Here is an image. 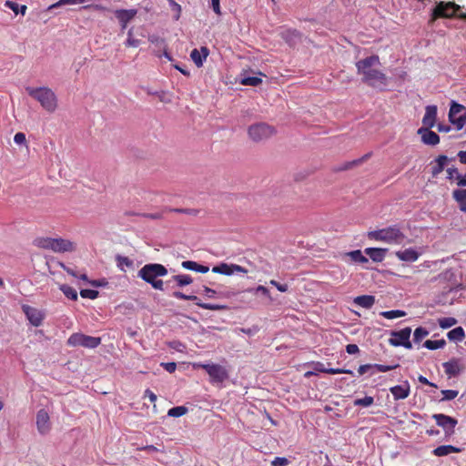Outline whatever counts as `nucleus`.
<instances>
[{"mask_svg":"<svg viewBox=\"0 0 466 466\" xmlns=\"http://www.w3.org/2000/svg\"><path fill=\"white\" fill-rule=\"evenodd\" d=\"M269 284H271L273 287H275L277 289L280 291H287L289 289L287 284H281L276 280H270Z\"/></svg>","mask_w":466,"mask_h":466,"instance_id":"obj_57","label":"nucleus"},{"mask_svg":"<svg viewBox=\"0 0 466 466\" xmlns=\"http://www.w3.org/2000/svg\"><path fill=\"white\" fill-rule=\"evenodd\" d=\"M210 5L217 15L221 14L220 0H210Z\"/></svg>","mask_w":466,"mask_h":466,"instance_id":"obj_56","label":"nucleus"},{"mask_svg":"<svg viewBox=\"0 0 466 466\" xmlns=\"http://www.w3.org/2000/svg\"><path fill=\"white\" fill-rule=\"evenodd\" d=\"M36 427L40 434L45 435L50 431V419L48 412L41 409L36 413Z\"/></svg>","mask_w":466,"mask_h":466,"instance_id":"obj_13","label":"nucleus"},{"mask_svg":"<svg viewBox=\"0 0 466 466\" xmlns=\"http://www.w3.org/2000/svg\"><path fill=\"white\" fill-rule=\"evenodd\" d=\"M390 390L395 400H404L407 399L410 393V386L408 381H405L391 387Z\"/></svg>","mask_w":466,"mask_h":466,"instance_id":"obj_15","label":"nucleus"},{"mask_svg":"<svg viewBox=\"0 0 466 466\" xmlns=\"http://www.w3.org/2000/svg\"><path fill=\"white\" fill-rule=\"evenodd\" d=\"M80 296L83 299H96L99 296V292L96 289H82L80 290Z\"/></svg>","mask_w":466,"mask_h":466,"instance_id":"obj_44","label":"nucleus"},{"mask_svg":"<svg viewBox=\"0 0 466 466\" xmlns=\"http://www.w3.org/2000/svg\"><path fill=\"white\" fill-rule=\"evenodd\" d=\"M461 449L452 446V444H445L444 446H439L433 449V455L436 456H446L451 453H460Z\"/></svg>","mask_w":466,"mask_h":466,"instance_id":"obj_22","label":"nucleus"},{"mask_svg":"<svg viewBox=\"0 0 466 466\" xmlns=\"http://www.w3.org/2000/svg\"><path fill=\"white\" fill-rule=\"evenodd\" d=\"M343 257H349L351 261L358 263H366L369 261L368 258L362 254L360 249L348 251L347 253L343 254Z\"/></svg>","mask_w":466,"mask_h":466,"instance_id":"obj_24","label":"nucleus"},{"mask_svg":"<svg viewBox=\"0 0 466 466\" xmlns=\"http://www.w3.org/2000/svg\"><path fill=\"white\" fill-rule=\"evenodd\" d=\"M461 6L456 5L455 2H443L441 1L437 4L431 14V20L438 18H451L455 17L458 11H461Z\"/></svg>","mask_w":466,"mask_h":466,"instance_id":"obj_7","label":"nucleus"},{"mask_svg":"<svg viewBox=\"0 0 466 466\" xmlns=\"http://www.w3.org/2000/svg\"><path fill=\"white\" fill-rule=\"evenodd\" d=\"M319 370L329 374L353 373L351 370H344V368H321Z\"/></svg>","mask_w":466,"mask_h":466,"instance_id":"obj_45","label":"nucleus"},{"mask_svg":"<svg viewBox=\"0 0 466 466\" xmlns=\"http://www.w3.org/2000/svg\"><path fill=\"white\" fill-rule=\"evenodd\" d=\"M374 404V398L373 397H364L362 399H355L354 400V405L355 406H364L368 407Z\"/></svg>","mask_w":466,"mask_h":466,"instance_id":"obj_48","label":"nucleus"},{"mask_svg":"<svg viewBox=\"0 0 466 466\" xmlns=\"http://www.w3.org/2000/svg\"><path fill=\"white\" fill-rule=\"evenodd\" d=\"M446 345V340L441 339H427L424 342V347L429 350H439L443 349Z\"/></svg>","mask_w":466,"mask_h":466,"instance_id":"obj_35","label":"nucleus"},{"mask_svg":"<svg viewBox=\"0 0 466 466\" xmlns=\"http://www.w3.org/2000/svg\"><path fill=\"white\" fill-rule=\"evenodd\" d=\"M206 372L208 374L210 383L218 388H221L229 377L227 367L218 364H207Z\"/></svg>","mask_w":466,"mask_h":466,"instance_id":"obj_6","label":"nucleus"},{"mask_svg":"<svg viewBox=\"0 0 466 466\" xmlns=\"http://www.w3.org/2000/svg\"><path fill=\"white\" fill-rule=\"evenodd\" d=\"M427 335H429V331L427 329L423 327L416 328L413 333L415 343H420V341L425 339Z\"/></svg>","mask_w":466,"mask_h":466,"instance_id":"obj_39","label":"nucleus"},{"mask_svg":"<svg viewBox=\"0 0 466 466\" xmlns=\"http://www.w3.org/2000/svg\"><path fill=\"white\" fill-rule=\"evenodd\" d=\"M187 412V408L185 406H175L168 410L167 416L179 418Z\"/></svg>","mask_w":466,"mask_h":466,"instance_id":"obj_37","label":"nucleus"},{"mask_svg":"<svg viewBox=\"0 0 466 466\" xmlns=\"http://www.w3.org/2000/svg\"><path fill=\"white\" fill-rule=\"evenodd\" d=\"M89 284L94 288H102L107 286L108 281L106 280V279L102 278L97 279H92L91 281H89Z\"/></svg>","mask_w":466,"mask_h":466,"instance_id":"obj_52","label":"nucleus"},{"mask_svg":"<svg viewBox=\"0 0 466 466\" xmlns=\"http://www.w3.org/2000/svg\"><path fill=\"white\" fill-rule=\"evenodd\" d=\"M133 29L134 28L131 27L127 31V40L125 42L126 46L137 47V46H139V45L141 43V40L134 38V36H133Z\"/></svg>","mask_w":466,"mask_h":466,"instance_id":"obj_43","label":"nucleus"},{"mask_svg":"<svg viewBox=\"0 0 466 466\" xmlns=\"http://www.w3.org/2000/svg\"><path fill=\"white\" fill-rule=\"evenodd\" d=\"M465 335V331L461 327L451 329L447 334L449 339L453 341H461Z\"/></svg>","mask_w":466,"mask_h":466,"instance_id":"obj_28","label":"nucleus"},{"mask_svg":"<svg viewBox=\"0 0 466 466\" xmlns=\"http://www.w3.org/2000/svg\"><path fill=\"white\" fill-rule=\"evenodd\" d=\"M441 394V400H451L457 398L459 391L458 390H442Z\"/></svg>","mask_w":466,"mask_h":466,"instance_id":"obj_47","label":"nucleus"},{"mask_svg":"<svg viewBox=\"0 0 466 466\" xmlns=\"http://www.w3.org/2000/svg\"><path fill=\"white\" fill-rule=\"evenodd\" d=\"M375 298L373 295H360L354 299V303L365 309H370L374 306Z\"/></svg>","mask_w":466,"mask_h":466,"instance_id":"obj_21","label":"nucleus"},{"mask_svg":"<svg viewBox=\"0 0 466 466\" xmlns=\"http://www.w3.org/2000/svg\"><path fill=\"white\" fill-rule=\"evenodd\" d=\"M5 5L11 9L15 15L21 14L24 15L27 9L26 5H18L17 3L11 0L5 1Z\"/></svg>","mask_w":466,"mask_h":466,"instance_id":"obj_32","label":"nucleus"},{"mask_svg":"<svg viewBox=\"0 0 466 466\" xmlns=\"http://www.w3.org/2000/svg\"><path fill=\"white\" fill-rule=\"evenodd\" d=\"M190 57L198 67H201L203 66L204 56L200 54V51L198 48H194L191 51Z\"/></svg>","mask_w":466,"mask_h":466,"instance_id":"obj_42","label":"nucleus"},{"mask_svg":"<svg viewBox=\"0 0 466 466\" xmlns=\"http://www.w3.org/2000/svg\"><path fill=\"white\" fill-rule=\"evenodd\" d=\"M172 279L176 281L177 285L180 288L187 286L193 282L192 277L187 274L174 275Z\"/></svg>","mask_w":466,"mask_h":466,"instance_id":"obj_31","label":"nucleus"},{"mask_svg":"<svg viewBox=\"0 0 466 466\" xmlns=\"http://www.w3.org/2000/svg\"><path fill=\"white\" fill-rule=\"evenodd\" d=\"M14 141L17 145H24L26 142L25 135L23 132H17L14 137Z\"/></svg>","mask_w":466,"mask_h":466,"instance_id":"obj_54","label":"nucleus"},{"mask_svg":"<svg viewBox=\"0 0 466 466\" xmlns=\"http://www.w3.org/2000/svg\"><path fill=\"white\" fill-rule=\"evenodd\" d=\"M59 289L63 292V294L68 299L73 301L77 300L78 295L76 289L73 287L67 285V284H62L59 286Z\"/></svg>","mask_w":466,"mask_h":466,"instance_id":"obj_26","label":"nucleus"},{"mask_svg":"<svg viewBox=\"0 0 466 466\" xmlns=\"http://www.w3.org/2000/svg\"><path fill=\"white\" fill-rule=\"evenodd\" d=\"M262 83V79L258 76L243 77L240 80V84L245 86H258Z\"/></svg>","mask_w":466,"mask_h":466,"instance_id":"obj_46","label":"nucleus"},{"mask_svg":"<svg viewBox=\"0 0 466 466\" xmlns=\"http://www.w3.org/2000/svg\"><path fill=\"white\" fill-rule=\"evenodd\" d=\"M181 266L183 268L187 270L204 273V265L197 263L192 260H185L182 262Z\"/></svg>","mask_w":466,"mask_h":466,"instance_id":"obj_33","label":"nucleus"},{"mask_svg":"<svg viewBox=\"0 0 466 466\" xmlns=\"http://www.w3.org/2000/svg\"><path fill=\"white\" fill-rule=\"evenodd\" d=\"M457 185L461 187L466 186V173L463 175L457 174Z\"/></svg>","mask_w":466,"mask_h":466,"instance_id":"obj_61","label":"nucleus"},{"mask_svg":"<svg viewBox=\"0 0 466 466\" xmlns=\"http://www.w3.org/2000/svg\"><path fill=\"white\" fill-rule=\"evenodd\" d=\"M452 197L458 203L461 211L466 212V188L453 190Z\"/></svg>","mask_w":466,"mask_h":466,"instance_id":"obj_23","label":"nucleus"},{"mask_svg":"<svg viewBox=\"0 0 466 466\" xmlns=\"http://www.w3.org/2000/svg\"><path fill=\"white\" fill-rule=\"evenodd\" d=\"M431 127H420L418 134L420 135L421 140L425 145L435 146L440 142L439 135L431 131Z\"/></svg>","mask_w":466,"mask_h":466,"instance_id":"obj_14","label":"nucleus"},{"mask_svg":"<svg viewBox=\"0 0 466 466\" xmlns=\"http://www.w3.org/2000/svg\"><path fill=\"white\" fill-rule=\"evenodd\" d=\"M463 110H465L464 106L458 104V102L452 101L449 111V118L452 119V117H455L457 114L461 113Z\"/></svg>","mask_w":466,"mask_h":466,"instance_id":"obj_41","label":"nucleus"},{"mask_svg":"<svg viewBox=\"0 0 466 466\" xmlns=\"http://www.w3.org/2000/svg\"><path fill=\"white\" fill-rule=\"evenodd\" d=\"M137 9H116L114 11L115 17L118 20L121 31H124L127 25L136 17Z\"/></svg>","mask_w":466,"mask_h":466,"instance_id":"obj_11","label":"nucleus"},{"mask_svg":"<svg viewBox=\"0 0 466 466\" xmlns=\"http://www.w3.org/2000/svg\"><path fill=\"white\" fill-rule=\"evenodd\" d=\"M432 417L435 420L437 425L442 427L445 432L449 434L454 432V429L458 423V420L453 419V417L445 414H433Z\"/></svg>","mask_w":466,"mask_h":466,"instance_id":"obj_12","label":"nucleus"},{"mask_svg":"<svg viewBox=\"0 0 466 466\" xmlns=\"http://www.w3.org/2000/svg\"><path fill=\"white\" fill-rule=\"evenodd\" d=\"M160 365L169 373H173L177 369V363L173 361L162 362Z\"/></svg>","mask_w":466,"mask_h":466,"instance_id":"obj_55","label":"nucleus"},{"mask_svg":"<svg viewBox=\"0 0 466 466\" xmlns=\"http://www.w3.org/2000/svg\"><path fill=\"white\" fill-rule=\"evenodd\" d=\"M273 134H275V128L267 123H257L248 127V136L253 141L268 139Z\"/></svg>","mask_w":466,"mask_h":466,"instance_id":"obj_8","label":"nucleus"},{"mask_svg":"<svg viewBox=\"0 0 466 466\" xmlns=\"http://www.w3.org/2000/svg\"><path fill=\"white\" fill-rule=\"evenodd\" d=\"M436 166L432 167V175L437 176L443 172V168L448 162V157L444 155L438 156L436 158Z\"/></svg>","mask_w":466,"mask_h":466,"instance_id":"obj_29","label":"nucleus"},{"mask_svg":"<svg viewBox=\"0 0 466 466\" xmlns=\"http://www.w3.org/2000/svg\"><path fill=\"white\" fill-rule=\"evenodd\" d=\"M66 343L70 347L95 349L101 344V338L86 335L81 332H76L68 338Z\"/></svg>","mask_w":466,"mask_h":466,"instance_id":"obj_5","label":"nucleus"},{"mask_svg":"<svg viewBox=\"0 0 466 466\" xmlns=\"http://www.w3.org/2000/svg\"><path fill=\"white\" fill-rule=\"evenodd\" d=\"M88 0H59L57 1L56 3L49 5V7L47 8V11H51L55 8H57L59 6H62V5H76V4H83V3H86L87 2Z\"/></svg>","mask_w":466,"mask_h":466,"instance_id":"obj_38","label":"nucleus"},{"mask_svg":"<svg viewBox=\"0 0 466 466\" xmlns=\"http://www.w3.org/2000/svg\"><path fill=\"white\" fill-rule=\"evenodd\" d=\"M148 40L152 44H157V45L163 44L165 42L163 38H160L159 36H157V35H150L148 37Z\"/></svg>","mask_w":466,"mask_h":466,"instance_id":"obj_63","label":"nucleus"},{"mask_svg":"<svg viewBox=\"0 0 466 466\" xmlns=\"http://www.w3.org/2000/svg\"><path fill=\"white\" fill-rule=\"evenodd\" d=\"M27 94L38 101L41 106L48 112H54L56 108V96L48 87H31L25 88Z\"/></svg>","mask_w":466,"mask_h":466,"instance_id":"obj_4","label":"nucleus"},{"mask_svg":"<svg viewBox=\"0 0 466 466\" xmlns=\"http://www.w3.org/2000/svg\"><path fill=\"white\" fill-rule=\"evenodd\" d=\"M458 157L461 163L466 164V150H461L458 152Z\"/></svg>","mask_w":466,"mask_h":466,"instance_id":"obj_64","label":"nucleus"},{"mask_svg":"<svg viewBox=\"0 0 466 466\" xmlns=\"http://www.w3.org/2000/svg\"><path fill=\"white\" fill-rule=\"evenodd\" d=\"M399 364L396 365H381V364H375L373 365V368H375L376 370L379 372H387L390 370H392V369L398 368Z\"/></svg>","mask_w":466,"mask_h":466,"instance_id":"obj_51","label":"nucleus"},{"mask_svg":"<svg viewBox=\"0 0 466 466\" xmlns=\"http://www.w3.org/2000/svg\"><path fill=\"white\" fill-rule=\"evenodd\" d=\"M450 121L455 125L458 130L463 128L466 125V118L463 116L452 117V119Z\"/></svg>","mask_w":466,"mask_h":466,"instance_id":"obj_49","label":"nucleus"},{"mask_svg":"<svg viewBox=\"0 0 466 466\" xmlns=\"http://www.w3.org/2000/svg\"><path fill=\"white\" fill-rule=\"evenodd\" d=\"M456 323H458V320L454 317H443L438 319V324L442 329L451 328L452 326H455Z\"/></svg>","mask_w":466,"mask_h":466,"instance_id":"obj_36","label":"nucleus"},{"mask_svg":"<svg viewBox=\"0 0 466 466\" xmlns=\"http://www.w3.org/2000/svg\"><path fill=\"white\" fill-rule=\"evenodd\" d=\"M442 366L444 368L445 373L448 375L449 378L458 376L459 373L461 372L462 369L458 359H451V360L443 362Z\"/></svg>","mask_w":466,"mask_h":466,"instance_id":"obj_17","label":"nucleus"},{"mask_svg":"<svg viewBox=\"0 0 466 466\" xmlns=\"http://www.w3.org/2000/svg\"><path fill=\"white\" fill-rule=\"evenodd\" d=\"M380 315L387 319H394V318L404 317L407 315V312L404 310L394 309V310L382 311V312H380Z\"/></svg>","mask_w":466,"mask_h":466,"instance_id":"obj_40","label":"nucleus"},{"mask_svg":"<svg viewBox=\"0 0 466 466\" xmlns=\"http://www.w3.org/2000/svg\"><path fill=\"white\" fill-rule=\"evenodd\" d=\"M167 268L159 263H147L144 265L137 272V277L157 290H164V282L159 279L167 274Z\"/></svg>","mask_w":466,"mask_h":466,"instance_id":"obj_2","label":"nucleus"},{"mask_svg":"<svg viewBox=\"0 0 466 466\" xmlns=\"http://www.w3.org/2000/svg\"><path fill=\"white\" fill-rule=\"evenodd\" d=\"M233 264H226V262H221L219 265L215 266L212 268L211 271L213 273H220L224 274L225 276H231L233 274Z\"/></svg>","mask_w":466,"mask_h":466,"instance_id":"obj_27","label":"nucleus"},{"mask_svg":"<svg viewBox=\"0 0 466 466\" xmlns=\"http://www.w3.org/2000/svg\"><path fill=\"white\" fill-rule=\"evenodd\" d=\"M459 172L457 167H448L447 169V178L452 179L453 177L457 178Z\"/></svg>","mask_w":466,"mask_h":466,"instance_id":"obj_60","label":"nucleus"},{"mask_svg":"<svg viewBox=\"0 0 466 466\" xmlns=\"http://www.w3.org/2000/svg\"><path fill=\"white\" fill-rule=\"evenodd\" d=\"M371 368H374V365H370V364L360 365L358 369V371L360 374H364L365 372L369 371L370 369H371Z\"/></svg>","mask_w":466,"mask_h":466,"instance_id":"obj_62","label":"nucleus"},{"mask_svg":"<svg viewBox=\"0 0 466 466\" xmlns=\"http://www.w3.org/2000/svg\"><path fill=\"white\" fill-rule=\"evenodd\" d=\"M368 238L384 241L388 244L401 245L407 237L398 226H391L368 233Z\"/></svg>","mask_w":466,"mask_h":466,"instance_id":"obj_3","label":"nucleus"},{"mask_svg":"<svg viewBox=\"0 0 466 466\" xmlns=\"http://www.w3.org/2000/svg\"><path fill=\"white\" fill-rule=\"evenodd\" d=\"M206 309H211V310L227 309V306L220 305V304L206 303Z\"/></svg>","mask_w":466,"mask_h":466,"instance_id":"obj_59","label":"nucleus"},{"mask_svg":"<svg viewBox=\"0 0 466 466\" xmlns=\"http://www.w3.org/2000/svg\"><path fill=\"white\" fill-rule=\"evenodd\" d=\"M437 106H427L422 118L423 127H434L437 118Z\"/></svg>","mask_w":466,"mask_h":466,"instance_id":"obj_16","label":"nucleus"},{"mask_svg":"<svg viewBox=\"0 0 466 466\" xmlns=\"http://www.w3.org/2000/svg\"><path fill=\"white\" fill-rule=\"evenodd\" d=\"M168 1H169V5L171 7V10L176 12V15H174V19L178 20L180 17L181 6L177 3H176L174 0H168Z\"/></svg>","mask_w":466,"mask_h":466,"instance_id":"obj_50","label":"nucleus"},{"mask_svg":"<svg viewBox=\"0 0 466 466\" xmlns=\"http://www.w3.org/2000/svg\"><path fill=\"white\" fill-rule=\"evenodd\" d=\"M52 250L54 252H71L75 250V244L68 240L64 239L62 238H55L54 246Z\"/></svg>","mask_w":466,"mask_h":466,"instance_id":"obj_18","label":"nucleus"},{"mask_svg":"<svg viewBox=\"0 0 466 466\" xmlns=\"http://www.w3.org/2000/svg\"><path fill=\"white\" fill-rule=\"evenodd\" d=\"M55 238H37L35 239L34 244L41 248L52 250Z\"/></svg>","mask_w":466,"mask_h":466,"instance_id":"obj_30","label":"nucleus"},{"mask_svg":"<svg viewBox=\"0 0 466 466\" xmlns=\"http://www.w3.org/2000/svg\"><path fill=\"white\" fill-rule=\"evenodd\" d=\"M410 327L400 329L399 331H391L389 343L391 346H403L405 349L410 350L412 344L410 342Z\"/></svg>","mask_w":466,"mask_h":466,"instance_id":"obj_9","label":"nucleus"},{"mask_svg":"<svg viewBox=\"0 0 466 466\" xmlns=\"http://www.w3.org/2000/svg\"><path fill=\"white\" fill-rule=\"evenodd\" d=\"M22 311L30 324L34 327L41 326L46 317V313L44 311L26 304L22 305Z\"/></svg>","mask_w":466,"mask_h":466,"instance_id":"obj_10","label":"nucleus"},{"mask_svg":"<svg viewBox=\"0 0 466 466\" xmlns=\"http://www.w3.org/2000/svg\"><path fill=\"white\" fill-rule=\"evenodd\" d=\"M117 267L120 270L124 271L123 266H127V268L134 267V261L127 257L122 256L120 254H116L115 257Z\"/></svg>","mask_w":466,"mask_h":466,"instance_id":"obj_34","label":"nucleus"},{"mask_svg":"<svg viewBox=\"0 0 466 466\" xmlns=\"http://www.w3.org/2000/svg\"><path fill=\"white\" fill-rule=\"evenodd\" d=\"M172 296L178 299H184V300H191L196 303V305L204 308V303L201 301L199 298H198L195 295H186L181 291H174Z\"/></svg>","mask_w":466,"mask_h":466,"instance_id":"obj_25","label":"nucleus"},{"mask_svg":"<svg viewBox=\"0 0 466 466\" xmlns=\"http://www.w3.org/2000/svg\"><path fill=\"white\" fill-rule=\"evenodd\" d=\"M396 257L401 261L413 262L419 259L420 254L413 248H406L405 250H398Z\"/></svg>","mask_w":466,"mask_h":466,"instance_id":"obj_20","label":"nucleus"},{"mask_svg":"<svg viewBox=\"0 0 466 466\" xmlns=\"http://www.w3.org/2000/svg\"><path fill=\"white\" fill-rule=\"evenodd\" d=\"M379 56H370L361 58L355 63L358 74L361 75L362 81L370 86H380L388 84L387 75L380 71Z\"/></svg>","mask_w":466,"mask_h":466,"instance_id":"obj_1","label":"nucleus"},{"mask_svg":"<svg viewBox=\"0 0 466 466\" xmlns=\"http://www.w3.org/2000/svg\"><path fill=\"white\" fill-rule=\"evenodd\" d=\"M289 464V460L287 458H279L277 456L272 461L271 465L273 466H287Z\"/></svg>","mask_w":466,"mask_h":466,"instance_id":"obj_53","label":"nucleus"},{"mask_svg":"<svg viewBox=\"0 0 466 466\" xmlns=\"http://www.w3.org/2000/svg\"><path fill=\"white\" fill-rule=\"evenodd\" d=\"M387 248H369L364 249V254L370 256L374 262H381L387 255Z\"/></svg>","mask_w":466,"mask_h":466,"instance_id":"obj_19","label":"nucleus"},{"mask_svg":"<svg viewBox=\"0 0 466 466\" xmlns=\"http://www.w3.org/2000/svg\"><path fill=\"white\" fill-rule=\"evenodd\" d=\"M346 351L348 354H356V352L360 351L359 346L357 344H348L346 345Z\"/></svg>","mask_w":466,"mask_h":466,"instance_id":"obj_58","label":"nucleus"}]
</instances>
